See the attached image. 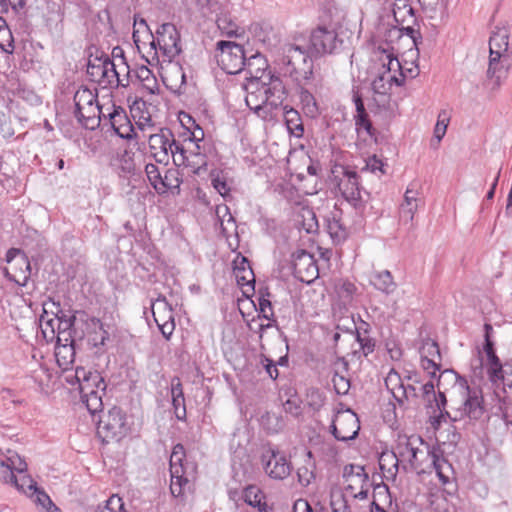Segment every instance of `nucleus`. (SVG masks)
<instances>
[{"mask_svg":"<svg viewBox=\"0 0 512 512\" xmlns=\"http://www.w3.org/2000/svg\"><path fill=\"white\" fill-rule=\"evenodd\" d=\"M512 67V29L497 28L489 39V60L485 85L497 92L508 78Z\"/></svg>","mask_w":512,"mask_h":512,"instance_id":"nucleus-1","label":"nucleus"},{"mask_svg":"<svg viewBox=\"0 0 512 512\" xmlns=\"http://www.w3.org/2000/svg\"><path fill=\"white\" fill-rule=\"evenodd\" d=\"M443 382L452 384L453 392L461 397L452 422L459 421L464 417L478 420L483 416L484 406L481 392L475 389L471 390L465 378L461 377L453 370H444L439 376L438 385H442Z\"/></svg>","mask_w":512,"mask_h":512,"instance_id":"nucleus-2","label":"nucleus"},{"mask_svg":"<svg viewBox=\"0 0 512 512\" xmlns=\"http://www.w3.org/2000/svg\"><path fill=\"white\" fill-rule=\"evenodd\" d=\"M149 38L151 41L148 43L147 57H151L152 60L158 61V53L161 52L163 61L171 62L182 51L180 34L172 23H163L156 30L155 36L153 33H149Z\"/></svg>","mask_w":512,"mask_h":512,"instance_id":"nucleus-3","label":"nucleus"},{"mask_svg":"<svg viewBox=\"0 0 512 512\" xmlns=\"http://www.w3.org/2000/svg\"><path fill=\"white\" fill-rule=\"evenodd\" d=\"M282 65L285 73L297 83L307 82L313 76L312 57L298 45L285 46Z\"/></svg>","mask_w":512,"mask_h":512,"instance_id":"nucleus-4","label":"nucleus"},{"mask_svg":"<svg viewBox=\"0 0 512 512\" xmlns=\"http://www.w3.org/2000/svg\"><path fill=\"white\" fill-rule=\"evenodd\" d=\"M185 450L182 444L174 446L170 456V491L174 497H181L190 489L191 481L195 477L196 467L193 464H184Z\"/></svg>","mask_w":512,"mask_h":512,"instance_id":"nucleus-5","label":"nucleus"},{"mask_svg":"<svg viewBox=\"0 0 512 512\" xmlns=\"http://www.w3.org/2000/svg\"><path fill=\"white\" fill-rule=\"evenodd\" d=\"M338 187L345 200L357 210H363L370 199V193L360 186L358 174L348 168L343 169Z\"/></svg>","mask_w":512,"mask_h":512,"instance_id":"nucleus-6","label":"nucleus"},{"mask_svg":"<svg viewBox=\"0 0 512 512\" xmlns=\"http://www.w3.org/2000/svg\"><path fill=\"white\" fill-rule=\"evenodd\" d=\"M218 65L227 74H237L243 71L246 57L243 47L230 41L217 42Z\"/></svg>","mask_w":512,"mask_h":512,"instance_id":"nucleus-7","label":"nucleus"},{"mask_svg":"<svg viewBox=\"0 0 512 512\" xmlns=\"http://www.w3.org/2000/svg\"><path fill=\"white\" fill-rule=\"evenodd\" d=\"M360 430L357 415L351 410L338 411L332 421L331 432L339 441L353 440Z\"/></svg>","mask_w":512,"mask_h":512,"instance_id":"nucleus-8","label":"nucleus"},{"mask_svg":"<svg viewBox=\"0 0 512 512\" xmlns=\"http://www.w3.org/2000/svg\"><path fill=\"white\" fill-rule=\"evenodd\" d=\"M343 40L338 38L334 29L319 26L312 31L310 48L316 55L332 54L341 49Z\"/></svg>","mask_w":512,"mask_h":512,"instance_id":"nucleus-9","label":"nucleus"},{"mask_svg":"<svg viewBox=\"0 0 512 512\" xmlns=\"http://www.w3.org/2000/svg\"><path fill=\"white\" fill-rule=\"evenodd\" d=\"M125 431V416L118 407L111 408L98 422L97 432L103 440L120 439Z\"/></svg>","mask_w":512,"mask_h":512,"instance_id":"nucleus-10","label":"nucleus"},{"mask_svg":"<svg viewBox=\"0 0 512 512\" xmlns=\"http://www.w3.org/2000/svg\"><path fill=\"white\" fill-rule=\"evenodd\" d=\"M261 462L265 473L276 480L287 478L292 471V465L285 454L275 449L270 448L263 452Z\"/></svg>","mask_w":512,"mask_h":512,"instance_id":"nucleus-11","label":"nucleus"},{"mask_svg":"<svg viewBox=\"0 0 512 512\" xmlns=\"http://www.w3.org/2000/svg\"><path fill=\"white\" fill-rule=\"evenodd\" d=\"M15 260L12 267L14 270L11 273L7 268L4 269L5 277L18 284L19 286H26L31 276V265L28 257L20 249L11 248L6 253V261L11 263Z\"/></svg>","mask_w":512,"mask_h":512,"instance_id":"nucleus-12","label":"nucleus"},{"mask_svg":"<svg viewBox=\"0 0 512 512\" xmlns=\"http://www.w3.org/2000/svg\"><path fill=\"white\" fill-rule=\"evenodd\" d=\"M149 149L157 163L167 165L170 161V154L177 144L170 129H161L159 133L149 136Z\"/></svg>","mask_w":512,"mask_h":512,"instance_id":"nucleus-13","label":"nucleus"},{"mask_svg":"<svg viewBox=\"0 0 512 512\" xmlns=\"http://www.w3.org/2000/svg\"><path fill=\"white\" fill-rule=\"evenodd\" d=\"M423 444V439L415 435L400 436L398 438L395 450L404 469H406V464H408L411 469H416L420 466L418 454L423 453V450L420 449V446Z\"/></svg>","mask_w":512,"mask_h":512,"instance_id":"nucleus-14","label":"nucleus"},{"mask_svg":"<svg viewBox=\"0 0 512 512\" xmlns=\"http://www.w3.org/2000/svg\"><path fill=\"white\" fill-rule=\"evenodd\" d=\"M381 61L385 69L380 73L372 82V89L377 94L386 95L391 89V72H398L401 70V64L393 53L383 49Z\"/></svg>","mask_w":512,"mask_h":512,"instance_id":"nucleus-15","label":"nucleus"},{"mask_svg":"<svg viewBox=\"0 0 512 512\" xmlns=\"http://www.w3.org/2000/svg\"><path fill=\"white\" fill-rule=\"evenodd\" d=\"M294 275L301 282L310 284L319 276L316 260L310 253L300 250L293 254Z\"/></svg>","mask_w":512,"mask_h":512,"instance_id":"nucleus-16","label":"nucleus"},{"mask_svg":"<svg viewBox=\"0 0 512 512\" xmlns=\"http://www.w3.org/2000/svg\"><path fill=\"white\" fill-rule=\"evenodd\" d=\"M152 314L160 332L169 340L175 330L174 312L165 298H158L152 303Z\"/></svg>","mask_w":512,"mask_h":512,"instance_id":"nucleus-17","label":"nucleus"},{"mask_svg":"<svg viewBox=\"0 0 512 512\" xmlns=\"http://www.w3.org/2000/svg\"><path fill=\"white\" fill-rule=\"evenodd\" d=\"M74 378L79 383L81 396L91 395L95 392H105V381L97 371H87L83 367H78L75 370Z\"/></svg>","mask_w":512,"mask_h":512,"instance_id":"nucleus-18","label":"nucleus"},{"mask_svg":"<svg viewBox=\"0 0 512 512\" xmlns=\"http://www.w3.org/2000/svg\"><path fill=\"white\" fill-rule=\"evenodd\" d=\"M194 146V150H187L177 142L170 154V158L172 157L174 164L179 167H191L194 170H198L200 167L204 166L206 164L205 156L200 153L198 144H194Z\"/></svg>","mask_w":512,"mask_h":512,"instance_id":"nucleus-19","label":"nucleus"},{"mask_svg":"<svg viewBox=\"0 0 512 512\" xmlns=\"http://www.w3.org/2000/svg\"><path fill=\"white\" fill-rule=\"evenodd\" d=\"M247 80L245 85V102L251 110L258 113L264 106H267L266 92L263 90V80L257 76L247 78Z\"/></svg>","mask_w":512,"mask_h":512,"instance_id":"nucleus-20","label":"nucleus"},{"mask_svg":"<svg viewBox=\"0 0 512 512\" xmlns=\"http://www.w3.org/2000/svg\"><path fill=\"white\" fill-rule=\"evenodd\" d=\"M114 132L123 139H132L134 127L127 116L126 111L120 107L112 105V111L106 116Z\"/></svg>","mask_w":512,"mask_h":512,"instance_id":"nucleus-21","label":"nucleus"},{"mask_svg":"<svg viewBox=\"0 0 512 512\" xmlns=\"http://www.w3.org/2000/svg\"><path fill=\"white\" fill-rule=\"evenodd\" d=\"M445 383L446 382H443L442 386H444ZM437 386L439 388L438 393H436L432 382H427L420 388L421 397L429 415L435 414L436 408L439 409L447 404L445 392L440 390L441 385L439 386L437 384Z\"/></svg>","mask_w":512,"mask_h":512,"instance_id":"nucleus-22","label":"nucleus"},{"mask_svg":"<svg viewBox=\"0 0 512 512\" xmlns=\"http://www.w3.org/2000/svg\"><path fill=\"white\" fill-rule=\"evenodd\" d=\"M343 478L347 483L346 490L351 493L370 483L364 467L356 464H349L344 467Z\"/></svg>","mask_w":512,"mask_h":512,"instance_id":"nucleus-23","label":"nucleus"},{"mask_svg":"<svg viewBox=\"0 0 512 512\" xmlns=\"http://www.w3.org/2000/svg\"><path fill=\"white\" fill-rule=\"evenodd\" d=\"M75 116L86 129L90 130H94L99 127L101 120L106 119V114L98 103L90 107H85L79 111H75Z\"/></svg>","mask_w":512,"mask_h":512,"instance_id":"nucleus-24","label":"nucleus"},{"mask_svg":"<svg viewBox=\"0 0 512 512\" xmlns=\"http://www.w3.org/2000/svg\"><path fill=\"white\" fill-rule=\"evenodd\" d=\"M263 90L266 92L267 105L276 108L286 98L285 87L278 77H270L269 82L263 80Z\"/></svg>","mask_w":512,"mask_h":512,"instance_id":"nucleus-25","label":"nucleus"},{"mask_svg":"<svg viewBox=\"0 0 512 512\" xmlns=\"http://www.w3.org/2000/svg\"><path fill=\"white\" fill-rule=\"evenodd\" d=\"M418 192L408 187L404 194V200L400 205V220L404 224H412L414 215L418 210Z\"/></svg>","mask_w":512,"mask_h":512,"instance_id":"nucleus-26","label":"nucleus"},{"mask_svg":"<svg viewBox=\"0 0 512 512\" xmlns=\"http://www.w3.org/2000/svg\"><path fill=\"white\" fill-rule=\"evenodd\" d=\"M121 78V72L117 69V65L113 60L106 56V63L103 69V77L101 84L103 87H126L128 82Z\"/></svg>","mask_w":512,"mask_h":512,"instance_id":"nucleus-27","label":"nucleus"},{"mask_svg":"<svg viewBox=\"0 0 512 512\" xmlns=\"http://www.w3.org/2000/svg\"><path fill=\"white\" fill-rule=\"evenodd\" d=\"M370 283L375 289L387 295L393 293L396 289V283L389 270L372 272Z\"/></svg>","mask_w":512,"mask_h":512,"instance_id":"nucleus-28","label":"nucleus"},{"mask_svg":"<svg viewBox=\"0 0 512 512\" xmlns=\"http://www.w3.org/2000/svg\"><path fill=\"white\" fill-rule=\"evenodd\" d=\"M243 500L259 512H267L268 505L263 491L256 485H249L243 491Z\"/></svg>","mask_w":512,"mask_h":512,"instance_id":"nucleus-29","label":"nucleus"},{"mask_svg":"<svg viewBox=\"0 0 512 512\" xmlns=\"http://www.w3.org/2000/svg\"><path fill=\"white\" fill-rule=\"evenodd\" d=\"M401 463L396 450L382 452L379 457V467L386 478H395Z\"/></svg>","mask_w":512,"mask_h":512,"instance_id":"nucleus-30","label":"nucleus"},{"mask_svg":"<svg viewBox=\"0 0 512 512\" xmlns=\"http://www.w3.org/2000/svg\"><path fill=\"white\" fill-rule=\"evenodd\" d=\"M427 454L430 456L432 460V464L434 467V470L439 477V480L446 484L449 482V471L451 470V465L448 463V461L440 456L436 451H427Z\"/></svg>","mask_w":512,"mask_h":512,"instance_id":"nucleus-31","label":"nucleus"},{"mask_svg":"<svg viewBox=\"0 0 512 512\" xmlns=\"http://www.w3.org/2000/svg\"><path fill=\"white\" fill-rule=\"evenodd\" d=\"M55 357L59 367L63 370H67L75 359L74 345H69L68 343L57 345L55 349Z\"/></svg>","mask_w":512,"mask_h":512,"instance_id":"nucleus-32","label":"nucleus"},{"mask_svg":"<svg viewBox=\"0 0 512 512\" xmlns=\"http://www.w3.org/2000/svg\"><path fill=\"white\" fill-rule=\"evenodd\" d=\"M171 393L175 416L177 419L183 420L186 416V407L182 385L179 381L172 385Z\"/></svg>","mask_w":512,"mask_h":512,"instance_id":"nucleus-33","label":"nucleus"},{"mask_svg":"<svg viewBox=\"0 0 512 512\" xmlns=\"http://www.w3.org/2000/svg\"><path fill=\"white\" fill-rule=\"evenodd\" d=\"M267 68V62L265 58L257 53L255 55H252L248 60L245 62V70L248 74H250L249 78H253L255 76L263 78V74Z\"/></svg>","mask_w":512,"mask_h":512,"instance_id":"nucleus-34","label":"nucleus"},{"mask_svg":"<svg viewBox=\"0 0 512 512\" xmlns=\"http://www.w3.org/2000/svg\"><path fill=\"white\" fill-rule=\"evenodd\" d=\"M178 174H179L178 171L175 169H167L165 171V174L162 175V177L160 179L161 182H160L159 186L157 187V185H155V190L159 194H163V193L167 192L168 190L179 188L181 181L178 177Z\"/></svg>","mask_w":512,"mask_h":512,"instance_id":"nucleus-35","label":"nucleus"},{"mask_svg":"<svg viewBox=\"0 0 512 512\" xmlns=\"http://www.w3.org/2000/svg\"><path fill=\"white\" fill-rule=\"evenodd\" d=\"M327 231L334 243H342L348 237V229L338 218H331L327 222Z\"/></svg>","mask_w":512,"mask_h":512,"instance_id":"nucleus-36","label":"nucleus"},{"mask_svg":"<svg viewBox=\"0 0 512 512\" xmlns=\"http://www.w3.org/2000/svg\"><path fill=\"white\" fill-rule=\"evenodd\" d=\"M75 111L90 107L97 103V94L88 88H80L74 95Z\"/></svg>","mask_w":512,"mask_h":512,"instance_id":"nucleus-37","label":"nucleus"},{"mask_svg":"<svg viewBox=\"0 0 512 512\" xmlns=\"http://www.w3.org/2000/svg\"><path fill=\"white\" fill-rule=\"evenodd\" d=\"M299 99L306 115L314 118L319 114V109L315 97L307 89H300Z\"/></svg>","mask_w":512,"mask_h":512,"instance_id":"nucleus-38","label":"nucleus"},{"mask_svg":"<svg viewBox=\"0 0 512 512\" xmlns=\"http://www.w3.org/2000/svg\"><path fill=\"white\" fill-rule=\"evenodd\" d=\"M285 119L289 132L295 137H301L303 135L304 129L303 125L300 123L298 112L294 109L286 111Z\"/></svg>","mask_w":512,"mask_h":512,"instance_id":"nucleus-39","label":"nucleus"},{"mask_svg":"<svg viewBox=\"0 0 512 512\" xmlns=\"http://www.w3.org/2000/svg\"><path fill=\"white\" fill-rule=\"evenodd\" d=\"M306 455H307V458H308L307 464L302 466V467H299L297 469L298 482L303 487L308 486L312 482V480L314 479V473H313V470H312L314 465L311 462L312 452L308 451Z\"/></svg>","mask_w":512,"mask_h":512,"instance_id":"nucleus-40","label":"nucleus"},{"mask_svg":"<svg viewBox=\"0 0 512 512\" xmlns=\"http://www.w3.org/2000/svg\"><path fill=\"white\" fill-rule=\"evenodd\" d=\"M487 373L489 376V380L496 384L498 382H510L509 379L505 376L507 374V370H504L501 361L492 362L490 364L487 363Z\"/></svg>","mask_w":512,"mask_h":512,"instance_id":"nucleus-41","label":"nucleus"},{"mask_svg":"<svg viewBox=\"0 0 512 512\" xmlns=\"http://www.w3.org/2000/svg\"><path fill=\"white\" fill-rule=\"evenodd\" d=\"M105 63L106 57L95 58L93 61H89L87 65V74L92 81L101 84Z\"/></svg>","mask_w":512,"mask_h":512,"instance_id":"nucleus-42","label":"nucleus"},{"mask_svg":"<svg viewBox=\"0 0 512 512\" xmlns=\"http://www.w3.org/2000/svg\"><path fill=\"white\" fill-rule=\"evenodd\" d=\"M102 392L91 393V395H82V402L85 403L88 411L91 414H96L97 412L102 411L103 402H102Z\"/></svg>","mask_w":512,"mask_h":512,"instance_id":"nucleus-43","label":"nucleus"},{"mask_svg":"<svg viewBox=\"0 0 512 512\" xmlns=\"http://www.w3.org/2000/svg\"><path fill=\"white\" fill-rule=\"evenodd\" d=\"M236 282L244 290V293L249 290L254 291L255 275L252 269H246L243 272H233Z\"/></svg>","mask_w":512,"mask_h":512,"instance_id":"nucleus-44","label":"nucleus"},{"mask_svg":"<svg viewBox=\"0 0 512 512\" xmlns=\"http://www.w3.org/2000/svg\"><path fill=\"white\" fill-rule=\"evenodd\" d=\"M19 491L30 494V492L33 490L35 493L37 484L36 482L27 474H17L15 480L12 483Z\"/></svg>","mask_w":512,"mask_h":512,"instance_id":"nucleus-45","label":"nucleus"},{"mask_svg":"<svg viewBox=\"0 0 512 512\" xmlns=\"http://www.w3.org/2000/svg\"><path fill=\"white\" fill-rule=\"evenodd\" d=\"M385 385L395 400L398 397V391H401L404 386L400 375L393 369L387 374L385 378Z\"/></svg>","mask_w":512,"mask_h":512,"instance_id":"nucleus-46","label":"nucleus"},{"mask_svg":"<svg viewBox=\"0 0 512 512\" xmlns=\"http://www.w3.org/2000/svg\"><path fill=\"white\" fill-rule=\"evenodd\" d=\"M421 359L434 358L441 361V353L438 344L429 339L425 340L420 347Z\"/></svg>","mask_w":512,"mask_h":512,"instance_id":"nucleus-47","label":"nucleus"},{"mask_svg":"<svg viewBox=\"0 0 512 512\" xmlns=\"http://www.w3.org/2000/svg\"><path fill=\"white\" fill-rule=\"evenodd\" d=\"M94 512H126L124 503L118 495H112L103 506H98Z\"/></svg>","mask_w":512,"mask_h":512,"instance_id":"nucleus-48","label":"nucleus"},{"mask_svg":"<svg viewBox=\"0 0 512 512\" xmlns=\"http://www.w3.org/2000/svg\"><path fill=\"white\" fill-rule=\"evenodd\" d=\"M31 497H35L34 501L42 506L47 512H60V510L52 503L50 497L43 491H39L36 487L35 493L33 490L29 494Z\"/></svg>","mask_w":512,"mask_h":512,"instance_id":"nucleus-49","label":"nucleus"},{"mask_svg":"<svg viewBox=\"0 0 512 512\" xmlns=\"http://www.w3.org/2000/svg\"><path fill=\"white\" fill-rule=\"evenodd\" d=\"M453 416H455V412L450 413L449 411L446 410V406H443L439 409L436 408L435 414L429 415V422L435 430H438L441 424L443 422H446L447 419H450L452 421Z\"/></svg>","mask_w":512,"mask_h":512,"instance_id":"nucleus-50","label":"nucleus"},{"mask_svg":"<svg viewBox=\"0 0 512 512\" xmlns=\"http://www.w3.org/2000/svg\"><path fill=\"white\" fill-rule=\"evenodd\" d=\"M92 322L95 327L99 328V331H95L94 334L90 337L89 341L94 347H102L109 339V333L104 330L103 324L99 319L92 320Z\"/></svg>","mask_w":512,"mask_h":512,"instance_id":"nucleus-51","label":"nucleus"},{"mask_svg":"<svg viewBox=\"0 0 512 512\" xmlns=\"http://www.w3.org/2000/svg\"><path fill=\"white\" fill-rule=\"evenodd\" d=\"M389 498V490L388 487L383 485H378L374 488V500L371 504V512H385V510L379 505L378 500L388 499Z\"/></svg>","mask_w":512,"mask_h":512,"instance_id":"nucleus-52","label":"nucleus"},{"mask_svg":"<svg viewBox=\"0 0 512 512\" xmlns=\"http://www.w3.org/2000/svg\"><path fill=\"white\" fill-rule=\"evenodd\" d=\"M218 28L228 36L237 35L238 26L237 24L229 19L226 15L218 16L216 19Z\"/></svg>","mask_w":512,"mask_h":512,"instance_id":"nucleus-53","label":"nucleus"},{"mask_svg":"<svg viewBox=\"0 0 512 512\" xmlns=\"http://www.w3.org/2000/svg\"><path fill=\"white\" fill-rule=\"evenodd\" d=\"M449 120L450 118L446 111L443 110L439 113L437 123L434 129V137L438 140V142L441 141L442 138L444 137Z\"/></svg>","mask_w":512,"mask_h":512,"instance_id":"nucleus-54","label":"nucleus"},{"mask_svg":"<svg viewBox=\"0 0 512 512\" xmlns=\"http://www.w3.org/2000/svg\"><path fill=\"white\" fill-rule=\"evenodd\" d=\"M137 77L140 81L144 82V85L153 92L156 87V79L154 78L150 69L146 66H141L136 71Z\"/></svg>","mask_w":512,"mask_h":512,"instance_id":"nucleus-55","label":"nucleus"},{"mask_svg":"<svg viewBox=\"0 0 512 512\" xmlns=\"http://www.w3.org/2000/svg\"><path fill=\"white\" fill-rule=\"evenodd\" d=\"M330 505L332 512H352L347 500L341 493L331 496Z\"/></svg>","mask_w":512,"mask_h":512,"instance_id":"nucleus-56","label":"nucleus"},{"mask_svg":"<svg viewBox=\"0 0 512 512\" xmlns=\"http://www.w3.org/2000/svg\"><path fill=\"white\" fill-rule=\"evenodd\" d=\"M25 3L26 0H0V13L6 14L10 8L18 13L25 7Z\"/></svg>","mask_w":512,"mask_h":512,"instance_id":"nucleus-57","label":"nucleus"},{"mask_svg":"<svg viewBox=\"0 0 512 512\" xmlns=\"http://www.w3.org/2000/svg\"><path fill=\"white\" fill-rule=\"evenodd\" d=\"M145 173L147 175V178H148L150 184L153 186V188L155 189V185H157V187H158L161 182L160 179L162 177V174H161L158 166H156L153 163H148L145 166Z\"/></svg>","mask_w":512,"mask_h":512,"instance_id":"nucleus-58","label":"nucleus"},{"mask_svg":"<svg viewBox=\"0 0 512 512\" xmlns=\"http://www.w3.org/2000/svg\"><path fill=\"white\" fill-rule=\"evenodd\" d=\"M332 382L337 394L345 395L348 393L350 382L347 378L336 373L332 378Z\"/></svg>","mask_w":512,"mask_h":512,"instance_id":"nucleus-59","label":"nucleus"},{"mask_svg":"<svg viewBox=\"0 0 512 512\" xmlns=\"http://www.w3.org/2000/svg\"><path fill=\"white\" fill-rule=\"evenodd\" d=\"M356 339L360 344V347L365 356L374 351L375 343L368 335H366V332L362 334L359 331H357Z\"/></svg>","mask_w":512,"mask_h":512,"instance_id":"nucleus-60","label":"nucleus"},{"mask_svg":"<svg viewBox=\"0 0 512 512\" xmlns=\"http://www.w3.org/2000/svg\"><path fill=\"white\" fill-rule=\"evenodd\" d=\"M17 474H15L11 464L0 461V480L4 483H13Z\"/></svg>","mask_w":512,"mask_h":512,"instance_id":"nucleus-61","label":"nucleus"},{"mask_svg":"<svg viewBox=\"0 0 512 512\" xmlns=\"http://www.w3.org/2000/svg\"><path fill=\"white\" fill-rule=\"evenodd\" d=\"M394 18L398 23L403 24L406 22V15L414 21V11L413 8L409 5H404L403 7H398L393 10Z\"/></svg>","mask_w":512,"mask_h":512,"instance_id":"nucleus-62","label":"nucleus"},{"mask_svg":"<svg viewBox=\"0 0 512 512\" xmlns=\"http://www.w3.org/2000/svg\"><path fill=\"white\" fill-rule=\"evenodd\" d=\"M416 388L412 385L403 386L401 391H398V397L396 401L399 404H403L405 400L417 398Z\"/></svg>","mask_w":512,"mask_h":512,"instance_id":"nucleus-63","label":"nucleus"},{"mask_svg":"<svg viewBox=\"0 0 512 512\" xmlns=\"http://www.w3.org/2000/svg\"><path fill=\"white\" fill-rule=\"evenodd\" d=\"M355 124L358 130H365L369 135H372V124L368 118L367 113L355 116Z\"/></svg>","mask_w":512,"mask_h":512,"instance_id":"nucleus-64","label":"nucleus"}]
</instances>
